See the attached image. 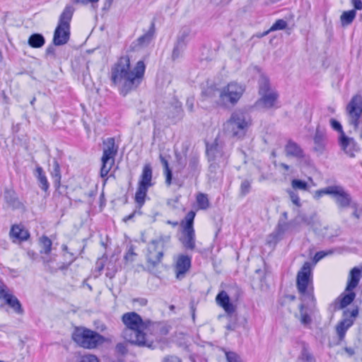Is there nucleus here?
<instances>
[{"label": "nucleus", "mask_w": 362, "mask_h": 362, "mask_svg": "<svg viewBox=\"0 0 362 362\" xmlns=\"http://www.w3.org/2000/svg\"><path fill=\"white\" fill-rule=\"evenodd\" d=\"M117 354L124 356L127 354L128 349L124 343H118L115 346Z\"/></svg>", "instance_id": "603ef678"}, {"label": "nucleus", "mask_w": 362, "mask_h": 362, "mask_svg": "<svg viewBox=\"0 0 362 362\" xmlns=\"http://www.w3.org/2000/svg\"><path fill=\"white\" fill-rule=\"evenodd\" d=\"M191 29L189 27H182L177 35L176 41L182 43H185V45H187Z\"/></svg>", "instance_id": "ea45409f"}, {"label": "nucleus", "mask_w": 362, "mask_h": 362, "mask_svg": "<svg viewBox=\"0 0 362 362\" xmlns=\"http://www.w3.org/2000/svg\"><path fill=\"white\" fill-rule=\"evenodd\" d=\"M163 362H182L181 360L175 356H168L164 358Z\"/></svg>", "instance_id": "774afa93"}, {"label": "nucleus", "mask_w": 362, "mask_h": 362, "mask_svg": "<svg viewBox=\"0 0 362 362\" xmlns=\"http://www.w3.org/2000/svg\"><path fill=\"white\" fill-rule=\"evenodd\" d=\"M230 132L234 137H243L252 124L248 113L241 110L233 112L228 121Z\"/></svg>", "instance_id": "39448f33"}, {"label": "nucleus", "mask_w": 362, "mask_h": 362, "mask_svg": "<svg viewBox=\"0 0 362 362\" xmlns=\"http://www.w3.org/2000/svg\"><path fill=\"white\" fill-rule=\"evenodd\" d=\"M75 259H76V257L74 256V255L70 254V259H69V263H67V264L63 263L62 265L59 267V269H62V270L66 269L74 262Z\"/></svg>", "instance_id": "69168bd1"}, {"label": "nucleus", "mask_w": 362, "mask_h": 362, "mask_svg": "<svg viewBox=\"0 0 362 362\" xmlns=\"http://www.w3.org/2000/svg\"><path fill=\"white\" fill-rule=\"evenodd\" d=\"M245 91L244 87L236 83L230 82L223 87L220 92L219 100L222 105H227L228 103L235 105L242 97Z\"/></svg>", "instance_id": "9d476101"}, {"label": "nucleus", "mask_w": 362, "mask_h": 362, "mask_svg": "<svg viewBox=\"0 0 362 362\" xmlns=\"http://www.w3.org/2000/svg\"><path fill=\"white\" fill-rule=\"evenodd\" d=\"M286 155L298 159L304 158L305 153L302 148L295 141L290 139L285 146Z\"/></svg>", "instance_id": "5701e85b"}, {"label": "nucleus", "mask_w": 362, "mask_h": 362, "mask_svg": "<svg viewBox=\"0 0 362 362\" xmlns=\"http://www.w3.org/2000/svg\"><path fill=\"white\" fill-rule=\"evenodd\" d=\"M40 243L42 247L40 252L46 255L49 254L52 250V240L47 236L43 235L40 239Z\"/></svg>", "instance_id": "a19ab883"}, {"label": "nucleus", "mask_w": 362, "mask_h": 362, "mask_svg": "<svg viewBox=\"0 0 362 362\" xmlns=\"http://www.w3.org/2000/svg\"><path fill=\"white\" fill-rule=\"evenodd\" d=\"M153 170L151 164H145L139 180V185L150 187L153 185L152 182Z\"/></svg>", "instance_id": "393cba45"}, {"label": "nucleus", "mask_w": 362, "mask_h": 362, "mask_svg": "<svg viewBox=\"0 0 362 362\" xmlns=\"http://www.w3.org/2000/svg\"><path fill=\"white\" fill-rule=\"evenodd\" d=\"M226 357L228 362H243L240 356L233 351H226Z\"/></svg>", "instance_id": "3c124183"}, {"label": "nucleus", "mask_w": 362, "mask_h": 362, "mask_svg": "<svg viewBox=\"0 0 362 362\" xmlns=\"http://www.w3.org/2000/svg\"><path fill=\"white\" fill-rule=\"evenodd\" d=\"M291 186L295 189H300L304 191L308 190V185L307 182L302 180L293 179L291 181Z\"/></svg>", "instance_id": "c03bdc74"}, {"label": "nucleus", "mask_w": 362, "mask_h": 362, "mask_svg": "<svg viewBox=\"0 0 362 362\" xmlns=\"http://www.w3.org/2000/svg\"><path fill=\"white\" fill-rule=\"evenodd\" d=\"M329 124H330L331 127L334 131L339 132V136H342L343 134H345L343 130L341 123L339 121H337V119H335L334 118H331L329 119Z\"/></svg>", "instance_id": "8fccbe9b"}, {"label": "nucleus", "mask_w": 362, "mask_h": 362, "mask_svg": "<svg viewBox=\"0 0 362 362\" xmlns=\"http://www.w3.org/2000/svg\"><path fill=\"white\" fill-rule=\"evenodd\" d=\"M356 16V11L354 9L344 11L340 16L342 27H346L352 23Z\"/></svg>", "instance_id": "c9c22d12"}, {"label": "nucleus", "mask_w": 362, "mask_h": 362, "mask_svg": "<svg viewBox=\"0 0 362 362\" xmlns=\"http://www.w3.org/2000/svg\"><path fill=\"white\" fill-rule=\"evenodd\" d=\"M187 47V45L185 43H182L177 41H175V45L172 52V59L173 61L176 60L179 57H180L184 52L185 49Z\"/></svg>", "instance_id": "58836bf2"}, {"label": "nucleus", "mask_w": 362, "mask_h": 362, "mask_svg": "<svg viewBox=\"0 0 362 362\" xmlns=\"http://www.w3.org/2000/svg\"><path fill=\"white\" fill-rule=\"evenodd\" d=\"M313 141L315 144L314 150L322 153L327 145V136L325 130L321 129L319 125L316 128Z\"/></svg>", "instance_id": "4be33fe9"}, {"label": "nucleus", "mask_w": 362, "mask_h": 362, "mask_svg": "<svg viewBox=\"0 0 362 362\" xmlns=\"http://www.w3.org/2000/svg\"><path fill=\"white\" fill-rule=\"evenodd\" d=\"M51 175L53 178L54 185L56 187V191H57L61 185V169L59 162L57 159L53 160L52 164V170H51Z\"/></svg>", "instance_id": "473e14b6"}, {"label": "nucleus", "mask_w": 362, "mask_h": 362, "mask_svg": "<svg viewBox=\"0 0 362 362\" xmlns=\"http://www.w3.org/2000/svg\"><path fill=\"white\" fill-rule=\"evenodd\" d=\"M147 250L146 259L148 263L147 270L149 272H152V270L161 262L164 251L153 240L148 243Z\"/></svg>", "instance_id": "f8f14e48"}, {"label": "nucleus", "mask_w": 362, "mask_h": 362, "mask_svg": "<svg viewBox=\"0 0 362 362\" xmlns=\"http://www.w3.org/2000/svg\"><path fill=\"white\" fill-rule=\"evenodd\" d=\"M170 238H171V237L170 235H161L158 238L154 239L153 240L154 242H156V244H158V245H160V248H163V250L164 251L165 248V245L170 242Z\"/></svg>", "instance_id": "de8ad7c7"}, {"label": "nucleus", "mask_w": 362, "mask_h": 362, "mask_svg": "<svg viewBox=\"0 0 362 362\" xmlns=\"http://www.w3.org/2000/svg\"><path fill=\"white\" fill-rule=\"evenodd\" d=\"M331 197L339 208H347L351 202V195L340 185H333Z\"/></svg>", "instance_id": "dca6fc26"}, {"label": "nucleus", "mask_w": 362, "mask_h": 362, "mask_svg": "<svg viewBox=\"0 0 362 362\" xmlns=\"http://www.w3.org/2000/svg\"><path fill=\"white\" fill-rule=\"evenodd\" d=\"M136 254L134 252V245H130L129 249H128V252H127V254L125 255L124 256V259L127 261H131V262H133L134 261V259H133V257L134 256H136Z\"/></svg>", "instance_id": "6e6d98bb"}, {"label": "nucleus", "mask_w": 362, "mask_h": 362, "mask_svg": "<svg viewBox=\"0 0 362 362\" xmlns=\"http://www.w3.org/2000/svg\"><path fill=\"white\" fill-rule=\"evenodd\" d=\"M259 94L270 93V82L267 76L261 74L258 80Z\"/></svg>", "instance_id": "e433bc0d"}, {"label": "nucleus", "mask_w": 362, "mask_h": 362, "mask_svg": "<svg viewBox=\"0 0 362 362\" xmlns=\"http://www.w3.org/2000/svg\"><path fill=\"white\" fill-rule=\"evenodd\" d=\"M358 315V308L351 310L346 309L343 312V319L336 326V332L340 341L344 340L346 332L351 327Z\"/></svg>", "instance_id": "9b49d317"}, {"label": "nucleus", "mask_w": 362, "mask_h": 362, "mask_svg": "<svg viewBox=\"0 0 362 362\" xmlns=\"http://www.w3.org/2000/svg\"><path fill=\"white\" fill-rule=\"evenodd\" d=\"M301 295L300 299L303 301L301 304L305 305V308H312L315 307V298L313 287H308L304 292H299Z\"/></svg>", "instance_id": "c756f323"}, {"label": "nucleus", "mask_w": 362, "mask_h": 362, "mask_svg": "<svg viewBox=\"0 0 362 362\" xmlns=\"http://www.w3.org/2000/svg\"><path fill=\"white\" fill-rule=\"evenodd\" d=\"M356 293L353 291H348L347 293H341L337 299L339 301V304L335 306L336 310H341L350 305L355 299Z\"/></svg>", "instance_id": "c85d7f7f"}, {"label": "nucleus", "mask_w": 362, "mask_h": 362, "mask_svg": "<svg viewBox=\"0 0 362 362\" xmlns=\"http://www.w3.org/2000/svg\"><path fill=\"white\" fill-rule=\"evenodd\" d=\"M333 189V185L328 186L327 187L318 189L315 192V194L313 195V197L315 199H319L320 197H322L323 195L327 194V195H332Z\"/></svg>", "instance_id": "a18cd8bd"}, {"label": "nucleus", "mask_w": 362, "mask_h": 362, "mask_svg": "<svg viewBox=\"0 0 362 362\" xmlns=\"http://www.w3.org/2000/svg\"><path fill=\"white\" fill-rule=\"evenodd\" d=\"M71 338L78 346L88 349L96 348L105 340L104 337L97 332L84 327H76Z\"/></svg>", "instance_id": "20e7f679"}, {"label": "nucleus", "mask_w": 362, "mask_h": 362, "mask_svg": "<svg viewBox=\"0 0 362 362\" xmlns=\"http://www.w3.org/2000/svg\"><path fill=\"white\" fill-rule=\"evenodd\" d=\"M297 362H315V357L305 342L301 343V351L298 356Z\"/></svg>", "instance_id": "7c9ffc66"}, {"label": "nucleus", "mask_w": 362, "mask_h": 362, "mask_svg": "<svg viewBox=\"0 0 362 362\" xmlns=\"http://www.w3.org/2000/svg\"><path fill=\"white\" fill-rule=\"evenodd\" d=\"M348 122L355 131L360 130V138L362 139V96L354 95L346 105Z\"/></svg>", "instance_id": "423d86ee"}, {"label": "nucleus", "mask_w": 362, "mask_h": 362, "mask_svg": "<svg viewBox=\"0 0 362 362\" xmlns=\"http://www.w3.org/2000/svg\"><path fill=\"white\" fill-rule=\"evenodd\" d=\"M184 116V112L182 107V103L179 101H175L172 103L169 107L168 117L171 119L173 124L182 120Z\"/></svg>", "instance_id": "b1692460"}, {"label": "nucleus", "mask_w": 362, "mask_h": 362, "mask_svg": "<svg viewBox=\"0 0 362 362\" xmlns=\"http://www.w3.org/2000/svg\"><path fill=\"white\" fill-rule=\"evenodd\" d=\"M34 175L37 179L39 187L44 192H47L49 189V183L47 180L46 174L41 166L37 165Z\"/></svg>", "instance_id": "bb28decb"}, {"label": "nucleus", "mask_w": 362, "mask_h": 362, "mask_svg": "<svg viewBox=\"0 0 362 362\" xmlns=\"http://www.w3.org/2000/svg\"><path fill=\"white\" fill-rule=\"evenodd\" d=\"M197 203L200 209L205 210L209 207V200L206 194L199 193L197 195Z\"/></svg>", "instance_id": "79ce46f5"}, {"label": "nucleus", "mask_w": 362, "mask_h": 362, "mask_svg": "<svg viewBox=\"0 0 362 362\" xmlns=\"http://www.w3.org/2000/svg\"><path fill=\"white\" fill-rule=\"evenodd\" d=\"M305 305L300 304L299 305V310L300 313V322L303 325H307L310 324L312 320L310 315L304 312Z\"/></svg>", "instance_id": "49530a36"}, {"label": "nucleus", "mask_w": 362, "mask_h": 362, "mask_svg": "<svg viewBox=\"0 0 362 362\" xmlns=\"http://www.w3.org/2000/svg\"><path fill=\"white\" fill-rule=\"evenodd\" d=\"M351 4L354 7V9L356 11V10H361L362 9V1L361 0H351Z\"/></svg>", "instance_id": "338daca9"}, {"label": "nucleus", "mask_w": 362, "mask_h": 362, "mask_svg": "<svg viewBox=\"0 0 362 362\" xmlns=\"http://www.w3.org/2000/svg\"><path fill=\"white\" fill-rule=\"evenodd\" d=\"M98 1L99 0H71V2L76 4H81L82 5H87L89 3L94 4L98 3Z\"/></svg>", "instance_id": "0e129e2a"}, {"label": "nucleus", "mask_w": 362, "mask_h": 362, "mask_svg": "<svg viewBox=\"0 0 362 362\" xmlns=\"http://www.w3.org/2000/svg\"><path fill=\"white\" fill-rule=\"evenodd\" d=\"M288 23L284 19H278L269 29V32H274L276 30H282L287 28Z\"/></svg>", "instance_id": "37998d69"}, {"label": "nucleus", "mask_w": 362, "mask_h": 362, "mask_svg": "<svg viewBox=\"0 0 362 362\" xmlns=\"http://www.w3.org/2000/svg\"><path fill=\"white\" fill-rule=\"evenodd\" d=\"M209 162L210 163V165L209 167V170L210 173H216V170L218 168H220L221 167H225L226 165H222L221 163H218V161L209 160Z\"/></svg>", "instance_id": "864d4df0"}, {"label": "nucleus", "mask_w": 362, "mask_h": 362, "mask_svg": "<svg viewBox=\"0 0 362 362\" xmlns=\"http://www.w3.org/2000/svg\"><path fill=\"white\" fill-rule=\"evenodd\" d=\"M187 170L192 176L197 174L199 171V157L197 155H192L189 158Z\"/></svg>", "instance_id": "4c0bfd02"}, {"label": "nucleus", "mask_w": 362, "mask_h": 362, "mask_svg": "<svg viewBox=\"0 0 362 362\" xmlns=\"http://www.w3.org/2000/svg\"><path fill=\"white\" fill-rule=\"evenodd\" d=\"M9 234L11 238L19 241L26 240L30 237L29 232L21 225L12 226Z\"/></svg>", "instance_id": "cd10ccee"}, {"label": "nucleus", "mask_w": 362, "mask_h": 362, "mask_svg": "<svg viewBox=\"0 0 362 362\" xmlns=\"http://www.w3.org/2000/svg\"><path fill=\"white\" fill-rule=\"evenodd\" d=\"M361 275V269L358 267H354L349 272L346 291H353L358 284Z\"/></svg>", "instance_id": "a878e982"}, {"label": "nucleus", "mask_w": 362, "mask_h": 362, "mask_svg": "<svg viewBox=\"0 0 362 362\" xmlns=\"http://www.w3.org/2000/svg\"><path fill=\"white\" fill-rule=\"evenodd\" d=\"M78 362H99L98 358L93 354L82 356Z\"/></svg>", "instance_id": "5fc2aeb1"}, {"label": "nucleus", "mask_w": 362, "mask_h": 362, "mask_svg": "<svg viewBox=\"0 0 362 362\" xmlns=\"http://www.w3.org/2000/svg\"><path fill=\"white\" fill-rule=\"evenodd\" d=\"M103 151L101 158L100 176L105 177L112 165L115 164V156L117 154L119 147L115 144L114 137H109L103 141Z\"/></svg>", "instance_id": "0eeeda50"}, {"label": "nucleus", "mask_w": 362, "mask_h": 362, "mask_svg": "<svg viewBox=\"0 0 362 362\" xmlns=\"http://www.w3.org/2000/svg\"><path fill=\"white\" fill-rule=\"evenodd\" d=\"M28 43L33 48H40L45 45V39L42 34L34 33L29 37Z\"/></svg>", "instance_id": "f704fd0d"}, {"label": "nucleus", "mask_w": 362, "mask_h": 362, "mask_svg": "<svg viewBox=\"0 0 362 362\" xmlns=\"http://www.w3.org/2000/svg\"><path fill=\"white\" fill-rule=\"evenodd\" d=\"M217 303L222 307L229 317H231L235 311V306L230 302V298L224 291H221L216 298Z\"/></svg>", "instance_id": "aec40b11"}, {"label": "nucleus", "mask_w": 362, "mask_h": 362, "mask_svg": "<svg viewBox=\"0 0 362 362\" xmlns=\"http://www.w3.org/2000/svg\"><path fill=\"white\" fill-rule=\"evenodd\" d=\"M332 251L325 252V251H320L316 252V254L314 256V262H317L320 259H322L323 257H325L327 255L332 254Z\"/></svg>", "instance_id": "bf43d9fd"}, {"label": "nucleus", "mask_w": 362, "mask_h": 362, "mask_svg": "<svg viewBox=\"0 0 362 362\" xmlns=\"http://www.w3.org/2000/svg\"><path fill=\"white\" fill-rule=\"evenodd\" d=\"M6 303L12 308L14 311L18 314H23V309L18 299L13 295L10 293H5L3 296Z\"/></svg>", "instance_id": "2f4dec72"}, {"label": "nucleus", "mask_w": 362, "mask_h": 362, "mask_svg": "<svg viewBox=\"0 0 362 362\" xmlns=\"http://www.w3.org/2000/svg\"><path fill=\"white\" fill-rule=\"evenodd\" d=\"M164 175L165 176V183L168 186H170L172 183L173 173L170 168H168L167 170H163Z\"/></svg>", "instance_id": "680f3d73"}, {"label": "nucleus", "mask_w": 362, "mask_h": 362, "mask_svg": "<svg viewBox=\"0 0 362 362\" xmlns=\"http://www.w3.org/2000/svg\"><path fill=\"white\" fill-rule=\"evenodd\" d=\"M196 212L191 210L186 214L184 219L180 222L183 234L182 243L184 247L188 250H194L195 248V231L194 229V220Z\"/></svg>", "instance_id": "6e6552de"}, {"label": "nucleus", "mask_w": 362, "mask_h": 362, "mask_svg": "<svg viewBox=\"0 0 362 362\" xmlns=\"http://www.w3.org/2000/svg\"><path fill=\"white\" fill-rule=\"evenodd\" d=\"M74 8L67 4L59 16L58 24L54 30L52 43L55 46L66 45L71 35V21L74 12Z\"/></svg>", "instance_id": "7ed1b4c3"}, {"label": "nucleus", "mask_w": 362, "mask_h": 362, "mask_svg": "<svg viewBox=\"0 0 362 362\" xmlns=\"http://www.w3.org/2000/svg\"><path fill=\"white\" fill-rule=\"evenodd\" d=\"M251 189V181L245 180L241 182L240 187V194L244 197L250 192Z\"/></svg>", "instance_id": "09e8293b"}, {"label": "nucleus", "mask_w": 362, "mask_h": 362, "mask_svg": "<svg viewBox=\"0 0 362 362\" xmlns=\"http://www.w3.org/2000/svg\"><path fill=\"white\" fill-rule=\"evenodd\" d=\"M291 223L283 221L279 218L274 230L270 233L267 238V245L269 246H275L281 240L283 239L286 232L292 230Z\"/></svg>", "instance_id": "4468645a"}, {"label": "nucleus", "mask_w": 362, "mask_h": 362, "mask_svg": "<svg viewBox=\"0 0 362 362\" xmlns=\"http://www.w3.org/2000/svg\"><path fill=\"white\" fill-rule=\"evenodd\" d=\"M148 188L149 187L138 185V188L136 189L134 198L135 202L136 204V208L141 209L144 204Z\"/></svg>", "instance_id": "72a5a7b5"}, {"label": "nucleus", "mask_w": 362, "mask_h": 362, "mask_svg": "<svg viewBox=\"0 0 362 362\" xmlns=\"http://www.w3.org/2000/svg\"><path fill=\"white\" fill-rule=\"evenodd\" d=\"M288 194L290 196V199L291 202L296 204V206H300V198L297 193L293 192V191H288Z\"/></svg>", "instance_id": "052dcab7"}, {"label": "nucleus", "mask_w": 362, "mask_h": 362, "mask_svg": "<svg viewBox=\"0 0 362 362\" xmlns=\"http://www.w3.org/2000/svg\"><path fill=\"white\" fill-rule=\"evenodd\" d=\"M155 33L156 19L153 18L151 23L148 30L132 42L129 46L130 51H136L143 47H147L153 39Z\"/></svg>", "instance_id": "2eb2a0df"}, {"label": "nucleus", "mask_w": 362, "mask_h": 362, "mask_svg": "<svg viewBox=\"0 0 362 362\" xmlns=\"http://www.w3.org/2000/svg\"><path fill=\"white\" fill-rule=\"evenodd\" d=\"M313 266L310 262H305L297 274L296 286L298 292H304L312 282Z\"/></svg>", "instance_id": "ddd939ff"}, {"label": "nucleus", "mask_w": 362, "mask_h": 362, "mask_svg": "<svg viewBox=\"0 0 362 362\" xmlns=\"http://www.w3.org/2000/svg\"><path fill=\"white\" fill-rule=\"evenodd\" d=\"M145 69L144 62L140 60L132 70L129 57L122 56L112 67L110 79L118 87L120 94L126 96L141 84Z\"/></svg>", "instance_id": "f257e3e1"}, {"label": "nucleus", "mask_w": 362, "mask_h": 362, "mask_svg": "<svg viewBox=\"0 0 362 362\" xmlns=\"http://www.w3.org/2000/svg\"><path fill=\"white\" fill-rule=\"evenodd\" d=\"M216 90V88L214 87H209L205 90H203L202 92V96L211 98L214 95V93Z\"/></svg>", "instance_id": "4d7b16f0"}, {"label": "nucleus", "mask_w": 362, "mask_h": 362, "mask_svg": "<svg viewBox=\"0 0 362 362\" xmlns=\"http://www.w3.org/2000/svg\"><path fill=\"white\" fill-rule=\"evenodd\" d=\"M3 199L7 206L12 209H20L24 207L23 204L19 200L16 192L13 189L6 187L4 189Z\"/></svg>", "instance_id": "6ab92c4d"}, {"label": "nucleus", "mask_w": 362, "mask_h": 362, "mask_svg": "<svg viewBox=\"0 0 362 362\" xmlns=\"http://www.w3.org/2000/svg\"><path fill=\"white\" fill-rule=\"evenodd\" d=\"M260 95L261 98L257 100L255 105L258 107H264L267 109L273 107L279 98L278 93L274 91Z\"/></svg>", "instance_id": "412c9836"}, {"label": "nucleus", "mask_w": 362, "mask_h": 362, "mask_svg": "<svg viewBox=\"0 0 362 362\" xmlns=\"http://www.w3.org/2000/svg\"><path fill=\"white\" fill-rule=\"evenodd\" d=\"M54 45L53 44V45H49L47 47V49H46V56H50L53 59H55L56 58V54H55V48H54Z\"/></svg>", "instance_id": "e2e57ef3"}, {"label": "nucleus", "mask_w": 362, "mask_h": 362, "mask_svg": "<svg viewBox=\"0 0 362 362\" xmlns=\"http://www.w3.org/2000/svg\"><path fill=\"white\" fill-rule=\"evenodd\" d=\"M338 143L341 149L351 158L354 157L355 153L359 151V147L355 140L345 134L339 136Z\"/></svg>", "instance_id": "f3484780"}, {"label": "nucleus", "mask_w": 362, "mask_h": 362, "mask_svg": "<svg viewBox=\"0 0 362 362\" xmlns=\"http://www.w3.org/2000/svg\"><path fill=\"white\" fill-rule=\"evenodd\" d=\"M141 214L142 212L141 209L136 207V209L132 214L123 218V221L127 222L129 221H132L136 214L141 215Z\"/></svg>", "instance_id": "13d9d810"}, {"label": "nucleus", "mask_w": 362, "mask_h": 362, "mask_svg": "<svg viewBox=\"0 0 362 362\" xmlns=\"http://www.w3.org/2000/svg\"><path fill=\"white\" fill-rule=\"evenodd\" d=\"M122 320L126 326L122 336L127 341L139 347H147L150 349L156 348L153 341L144 332L149 321H143L141 317L135 312L124 313Z\"/></svg>", "instance_id": "f03ea898"}, {"label": "nucleus", "mask_w": 362, "mask_h": 362, "mask_svg": "<svg viewBox=\"0 0 362 362\" xmlns=\"http://www.w3.org/2000/svg\"><path fill=\"white\" fill-rule=\"evenodd\" d=\"M206 153L208 160H214L222 165H227L230 156L224 142L216 137L212 144H206Z\"/></svg>", "instance_id": "1a4fd4ad"}, {"label": "nucleus", "mask_w": 362, "mask_h": 362, "mask_svg": "<svg viewBox=\"0 0 362 362\" xmlns=\"http://www.w3.org/2000/svg\"><path fill=\"white\" fill-rule=\"evenodd\" d=\"M191 267V257L187 255H182L179 256L175 266L176 278L182 280L185 278L186 273Z\"/></svg>", "instance_id": "a211bd4d"}]
</instances>
